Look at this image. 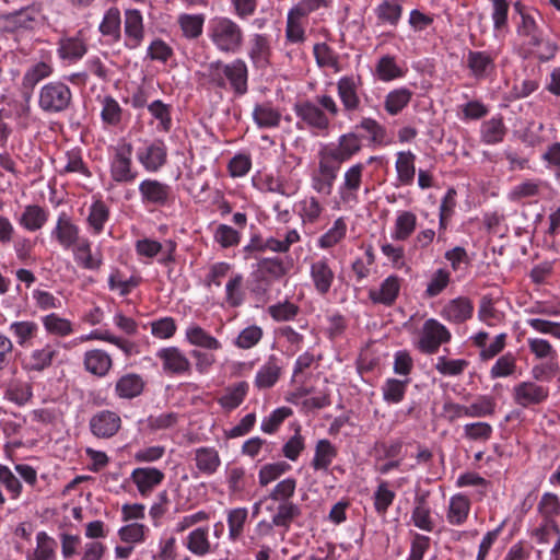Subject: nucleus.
Instances as JSON below:
<instances>
[{
	"instance_id": "1",
	"label": "nucleus",
	"mask_w": 560,
	"mask_h": 560,
	"mask_svg": "<svg viewBox=\"0 0 560 560\" xmlns=\"http://www.w3.org/2000/svg\"><path fill=\"white\" fill-rule=\"evenodd\" d=\"M207 36L215 50L225 55L238 54L245 40L243 27L224 15H217L209 20Z\"/></svg>"
},
{
	"instance_id": "2",
	"label": "nucleus",
	"mask_w": 560,
	"mask_h": 560,
	"mask_svg": "<svg viewBox=\"0 0 560 560\" xmlns=\"http://www.w3.org/2000/svg\"><path fill=\"white\" fill-rule=\"evenodd\" d=\"M364 165L355 163L346 170L337 188L335 208L352 209L359 203V191L363 183Z\"/></svg>"
},
{
	"instance_id": "3",
	"label": "nucleus",
	"mask_w": 560,
	"mask_h": 560,
	"mask_svg": "<svg viewBox=\"0 0 560 560\" xmlns=\"http://www.w3.org/2000/svg\"><path fill=\"white\" fill-rule=\"evenodd\" d=\"M71 101L70 88L60 81L46 83L38 93V106L46 114H59L67 110Z\"/></svg>"
},
{
	"instance_id": "4",
	"label": "nucleus",
	"mask_w": 560,
	"mask_h": 560,
	"mask_svg": "<svg viewBox=\"0 0 560 560\" xmlns=\"http://www.w3.org/2000/svg\"><path fill=\"white\" fill-rule=\"evenodd\" d=\"M497 50H468L465 57L470 78L476 81L492 80L497 75Z\"/></svg>"
},
{
	"instance_id": "5",
	"label": "nucleus",
	"mask_w": 560,
	"mask_h": 560,
	"mask_svg": "<svg viewBox=\"0 0 560 560\" xmlns=\"http://www.w3.org/2000/svg\"><path fill=\"white\" fill-rule=\"evenodd\" d=\"M451 338V331L442 323L429 318L422 325L416 347L424 354H433L443 343L450 342Z\"/></svg>"
},
{
	"instance_id": "6",
	"label": "nucleus",
	"mask_w": 560,
	"mask_h": 560,
	"mask_svg": "<svg viewBox=\"0 0 560 560\" xmlns=\"http://www.w3.org/2000/svg\"><path fill=\"white\" fill-rule=\"evenodd\" d=\"M138 189L141 202L145 207H168L175 199L173 188L168 184L158 179H143L139 184Z\"/></svg>"
},
{
	"instance_id": "7",
	"label": "nucleus",
	"mask_w": 560,
	"mask_h": 560,
	"mask_svg": "<svg viewBox=\"0 0 560 560\" xmlns=\"http://www.w3.org/2000/svg\"><path fill=\"white\" fill-rule=\"evenodd\" d=\"M132 145L122 142L114 148V154L110 161V176L117 183H131L136 179L138 173L132 168Z\"/></svg>"
},
{
	"instance_id": "8",
	"label": "nucleus",
	"mask_w": 560,
	"mask_h": 560,
	"mask_svg": "<svg viewBox=\"0 0 560 560\" xmlns=\"http://www.w3.org/2000/svg\"><path fill=\"white\" fill-rule=\"evenodd\" d=\"M136 156L147 172L156 173L167 162V147L162 140L145 142L137 150Z\"/></svg>"
},
{
	"instance_id": "9",
	"label": "nucleus",
	"mask_w": 560,
	"mask_h": 560,
	"mask_svg": "<svg viewBox=\"0 0 560 560\" xmlns=\"http://www.w3.org/2000/svg\"><path fill=\"white\" fill-rule=\"evenodd\" d=\"M362 149L361 138L354 132H348L339 137L338 145L326 149L320 155L339 166L349 161Z\"/></svg>"
},
{
	"instance_id": "10",
	"label": "nucleus",
	"mask_w": 560,
	"mask_h": 560,
	"mask_svg": "<svg viewBox=\"0 0 560 560\" xmlns=\"http://www.w3.org/2000/svg\"><path fill=\"white\" fill-rule=\"evenodd\" d=\"M512 396L517 406L528 408L546 401L549 396V389L535 382L524 381L513 387Z\"/></svg>"
},
{
	"instance_id": "11",
	"label": "nucleus",
	"mask_w": 560,
	"mask_h": 560,
	"mask_svg": "<svg viewBox=\"0 0 560 560\" xmlns=\"http://www.w3.org/2000/svg\"><path fill=\"white\" fill-rule=\"evenodd\" d=\"M339 170V166L320 155L318 168L311 176L312 189L319 195L329 196L332 192Z\"/></svg>"
},
{
	"instance_id": "12",
	"label": "nucleus",
	"mask_w": 560,
	"mask_h": 560,
	"mask_svg": "<svg viewBox=\"0 0 560 560\" xmlns=\"http://www.w3.org/2000/svg\"><path fill=\"white\" fill-rule=\"evenodd\" d=\"M156 358L162 362V370L167 375H183L191 370L190 361L177 347L160 349L156 352Z\"/></svg>"
},
{
	"instance_id": "13",
	"label": "nucleus",
	"mask_w": 560,
	"mask_h": 560,
	"mask_svg": "<svg viewBox=\"0 0 560 560\" xmlns=\"http://www.w3.org/2000/svg\"><path fill=\"white\" fill-rule=\"evenodd\" d=\"M310 278L315 291L319 295H326L335 281V270L329 258L322 256L310 264Z\"/></svg>"
},
{
	"instance_id": "14",
	"label": "nucleus",
	"mask_w": 560,
	"mask_h": 560,
	"mask_svg": "<svg viewBox=\"0 0 560 560\" xmlns=\"http://www.w3.org/2000/svg\"><path fill=\"white\" fill-rule=\"evenodd\" d=\"M272 48L267 34L254 33L247 43V57L257 69H265L270 65Z\"/></svg>"
},
{
	"instance_id": "15",
	"label": "nucleus",
	"mask_w": 560,
	"mask_h": 560,
	"mask_svg": "<svg viewBox=\"0 0 560 560\" xmlns=\"http://www.w3.org/2000/svg\"><path fill=\"white\" fill-rule=\"evenodd\" d=\"M51 237L55 238L63 249H70L82 238L80 236V228L66 212L59 213L56 225L51 231Z\"/></svg>"
},
{
	"instance_id": "16",
	"label": "nucleus",
	"mask_w": 560,
	"mask_h": 560,
	"mask_svg": "<svg viewBox=\"0 0 560 560\" xmlns=\"http://www.w3.org/2000/svg\"><path fill=\"white\" fill-rule=\"evenodd\" d=\"M125 47L128 49L138 48L144 39V24L141 12L137 9L125 11L124 20Z\"/></svg>"
},
{
	"instance_id": "17",
	"label": "nucleus",
	"mask_w": 560,
	"mask_h": 560,
	"mask_svg": "<svg viewBox=\"0 0 560 560\" xmlns=\"http://www.w3.org/2000/svg\"><path fill=\"white\" fill-rule=\"evenodd\" d=\"M164 477V472L155 467H138L130 475V479L142 497L149 495L162 483Z\"/></svg>"
},
{
	"instance_id": "18",
	"label": "nucleus",
	"mask_w": 560,
	"mask_h": 560,
	"mask_svg": "<svg viewBox=\"0 0 560 560\" xmlns=\"http://www.w3.org/2000/svg\"><path fill=\"white\" fill-rule=\"evenodd\" d=\"M120 417L116 412L109 410L100 411L90 420L91 432L95 436L103 439L114 436L120 429Z\"/></svg>"
},
{
	"instance_id": "19",
	"label": "nucleus",
	"mask_w": 560,
	"mask_h": 560,
	"mask_svg": "<svg viewBox=\"0 0 560 560\" xmlns=\"http://www.w3.org/2000/svg\"><path fill=\"white\" fill-rule=\"evenodd\" d=\"M294 112L311 128L323 131L329 127L330 121L327 115L310 101L296 103Z\"/></svg>"
},
{
	"instance_id": "20",
	"label": "nucleus",
	"mask_w": 560,
	"mask_h": 560,
	"mask_svg": "<svg viewBox=\"0 0 560 560\" xmlns=\"http://www.w3.org/2000/svg\"><path fill=\"white\" fill-rule=\"evenodd\" d=\"M360 83V79L353 75H345L337 81V93L345 110L354 112L359 108L360 97L358 90Z\"/></svg>"
},
{
	"instance_id": "21",
	"label": "nucleus",
	"mask_w": 560,
	"mask_h": 560,
	"mask_svg": "<svg viewBox=\"0 0 560 560\" xmlns=\"http://www.w3.org/2000/svg\"><path fill=\"white\" fill-rule=\"evenodd\" d=\"M298 215L305 225H314L318 223L326 211L325 205L313 195L305 196L298 203Z\"/></svg>"
},
{
	"instance_id": "22",
	"label": "nucleus",
	"mask_w": 560,
	"mask_h": 560,
	"mask_svg": "<svg viewBox=\"0 0 560 560\" xmlns=\"http://www.w3.org/2000/svg\"><path fill=\"white\" fill-rule=\"evenodd\" d=\"M248 69L243 59H234L226 63V83L236 95H244L248 85Z\"/></svg>"
},
{
	"instance_id": "23",
	"label": "nucleus",
	"mask_w": 560,
	"mask_h": 560,
	"mask_svg": "<svg viewBox=\"0 0 560 560\" xmlns=\"http://www.w3.org/2000/svg\"><path fill=\"white\" fill-rule=\"evenodd\" d=\"M400 291V279L397 276L387 277L380 288L370 289L369 298L375 304L390 306L395 303Z\"/></svg>"
},
{
	"instance_id": "24",
	"label": "nucleus",
	"mask_w": 560,
	"mask_h": 560,
	"mask_svg": "<svg viewBox=\"0 0 560 560\" xmlns=\"http://www.w3.org/2000/svg\"><path fill=\"white\" fill-rule=\"evenodd\" d=\"M474 305L467 298H456L443 307L442 317L454 324H462L472 316Z\"/></svg>"
},
{
	"instance_id": "25",
	"label": "nucleus",
	"mask_w": 560,
	"mask_h": 560,
	"mask_svg": "<svg viewBox=\"0 0 560 560\" xmlns=\"http://www.w3.org/2000/svg\"><path fill=\"white\" fill-rule=\"evenodd\" d=\"M282 368L276 355H270L256 373L254 384L258 389L271 388L279 381Z\"/></svg>"
},
{
	"instance_id": "26",
	"label": "nucleus",
	"mask_w": 560,
	"mask_h": 560,
	"mask_svg": "<svg viewBox=\"0 0 560 560\" xmlns=\"http://www.w3.org/2000/svg\"><path fill=\"white\" fill-rule=\"evenodd\" d=\"M537 512L542 521L548 523L549 527H552L555 533H559L556 517L560 515V500L557 494L545 492L537 504Z\"/></svg>"
},
{
	"instance_id": "27",
	"label": "nucleus",
	"mask_w": 560,
	"mask_h": 560,
	"mask_svg": "<svg viewBox=\"0 0 560 560\" xmlns=\"http://www.w3.org/2000/svg\"><path fill=\"white\" fill-rule=\"evenodd\" d=\"M252 117L258 128H277L281 121V113L269 102L258 103L254 106Z\"/></svg>"
},
{
	"instance_id": "28",
	"label": "nucleus",
	"mask_w": 560,
	"mask_h": 560,
	"mask_svg": "<svg viewBox=\"0 0 560 560\" xmlns=\"http://www.w3.org/2000/svg\"><path fill=\"white\" fill-rule=\"evenodd\" d=\"M56 354V349L47 343L40 349L31 351L23 361V368L31 372H42L51 365Z\"/></svg>"
},
{
	"instance_id": "29",
	"label": "nucleus",
	"mask_w": 560,
	"mask_h": 560,
	"mask_svg": "<svg viewBox=\"0 0 560 560\" xmlns=\"http://www.w3.org/2000/svg\"><path fill=\"white\" fill-rule=\"evenodd\" d=\"M83 363L88 372L102 377L112 369L113 360L106 351L93 349L84 353Z\"/></svg>"
},
{
	"instance_id": "30",
	"label": "nucleus",
	"mask_w": 560,
	"mask_h": 560,
	"mask_svg": "<svg viewBox=\"0 0 560 560\" xmlns=\"http://www.w3.org/2000/svg\"><path fill=\"white\" fill-rule=\"evenodd\" d=\"M338 455L337 447L327 439L318 440L311 465L316 471H328Z\"/></svg>"
},
{
	"instance_id": "31",
	"label": "nucleus",
	"mask_w": 560,
	"mask_h": 560,
	"mask_svg": "<svg viewBox=\"0 0 560 560\" xmlns=\"http://www.w3.org/2000/svg\"><path fill=\"white\" fill-rule=\"evenodd\" d=\"M70 249H72L75 262L83 269L97 270L102 266V256L92 254V245L86 237H82Z\"/></svg>"
},
{
	"instance_id": "32",
	"label": "nucleus",
	"mask_w": 560,
	"mask_h": 560,
	"mask_svg": "<svg viewBox=\"0 0 560 560\" xmlns=\"http://www.w3.org/2000/svg\"><path fill=\"white\" fill-rule=\"evenodd\" d=\"M374 13L378 25L397 26L402 16V5L399 0H382Z\"/></svg>"
},
{
	"instance_id": "33",
	"label": "nucleus",
	"mask_w": 560,
	"mask_h": 560,
	"mask_svg": "<svg viewBox=\"0 0 560 560\" xmlns=\"http://www.w3.org/2000/svg\"><path fill=\"white\" fill-rule=\"evenodd\" d=\"M57 541L46 532L36 534V547L26 552V560H56Z\"/></svg>"
},
{
	"instance_id": "34",
	"label": "nucleus",
	"mask_w": 560,
	"mask_h": 560,
	"mask_svg": "<svg viewBox=\"0 0 560 560\" xmlns=\"http://www.w3.org/2000/svg\"><path fill=\"white\" fill-rule=\"evenodd\" d=\"M416 155L411 151H399L395 163L397 180L400 185L410 186L416 175Z\"/></svg>"
},
{
	"instance_id": "35",
	"label": "nucleus",
	"mask_w": 560,
	"mask_h": 560,
	"mask_svg": "<svg viewBox=\"0 0 560 560\" xmlns=\"http://www.w3.org/2000/svg\"><path fill=\"white\" fill-rule=\"evenodd\" d=\"M9 332L21 348H30L38 332V325L33 320H16L10 324Z\"/></svg>"
},
{
	"instance_id": "36",
	"label": "nucleus",
	"mask_w": 560,
	"mask_h": 560,
	"mask_svg": "<svg viewBox=\"0 0 560 560\" xmlns=\"http://www.w3.org/2000/svg\"><path fill=\"white\" fill-rule=\"evenodd\" d=\"M186 340L195 347L207 350H220L222 343L199 325L192 324L185 331Z\"/></svg>"
},
{
	"instance_id": "37",
	"label": "nucleus",
	"mask_w": 560,
	"mask_h": 560,
	"mask_svg": "<svg viewBox=\"0 0 560 560\" xmlns=\"http://www.w3.org/2000/svg\"><path fill=\"white\" fill-rule=\"evenodd\" d=\"M48 217V211L40 206L27 205L19 219V224L27 231H38L46 224Z\"/></svg>"
},
{
	"instance_id": "38",
	"label": "nucleus",
	"mask_w": 560,
	"mask_h": 560,
	"mask_svg": "<svg viewBox=\"0 0 560 560\" xmlns=\"http://www.w3.org/2000/svg\"><path fill=\"white\" fill-rule=\"evenodd\" d=\"M144 388L142 377L135 373H128L118 378L115 393L119 398L132 399L138 397Z\"/></svg>"
},
{
	"instance_id": "39",
	"label": "nucleus",
	"mask_w": 560,
	"mask_h": 560,
	"mask_svg": "<svg viewBox=\"0 0 560 560\" xmlns=\"http://www.w3.org/2000/svg\"><path fill=\"white\" fill-rule=\"evenodd\" d=\"M197 469L203 475H213L221 465V458L214 447H198L195 450Z\"/></svg>"
},
{
	"instance_id": "40",
	"label": "nucleus",
	"mask_w": 560,
	"mask_h": 560,
	"mask_svg": "<svg viewBox=\"0 0 560 560\" xmlns=\"http://www.w3.org/2000/svg\"><path fill=\"white\" fill-rule=\"evenodd\" d=\"M469 511V499L462 493L455 494L450 499L446 520L451 525L459 526L466 522Z\"/></svg>"
},
{
	"instance_id": "41",
	"label": "nucleus",
	"mask_w": 560,
	"mask_h": 560,
	"mask_svg": "<svg viewBox=\"0 0 560 560\" xmlns=\"http://www.w3.org/2000/svg\"><path fill=\"white\" fill-rule=\"evenodd\" d=\"M100 33L108 37L112 42L117 43L121 37V15L116 7L109 8L98 25Z\"/></svg>"
},
{
	"instance_id": "42",
	"label": "nucleus",
	"mask_w": 560,
	"mask_h": 560,
	"mask_svg": "<svg viewBox=\"0 0 560 560\" xmlns=\"http://www.w3.org/2000/svg\"><path fill=\"white\" fill-rule=\"evenodd\" d=\"M40 323L48 335L55 337L70 336L74 329L73 324L68 318L61 317L57 313H49L40 317Z\"/></svg>"
},
{
	"instance_id": "43",
	"label": "nucleus",
	"mask_w": 560,
	"mask_h": 560,
	"mask_svg": "<svg viewBox=\"0 0 560 560\" xmlns=\"http://www.w3.org/2000/svg\"><path fill=\"white\" fill-rule=\"evenodd\" d=\"M185 546L195 556L202 557L208 555L211 551L209 528L202 526L191 530L186 537Z\"/></svg>"
},
{
	"instance_id": "44",
	"label": "nucleus",
	"mask_w": 560,
	"mask_h": 560,
	"mask_svg": "<svg viewBox=\"0 0 560 560\" xmlns=\"http://www.w3.org/2000/svg\"><path fill=\"white\" fill-rule=\"evenodd\" d=\"M417 215L408 210L399 211L395 219L392 238L395 241L408 240L417 228Z\"/></svg>"
},
{
	"instance_id": "45",
	"label": "nucleus",
	"mask_w": 560,
	"mask_h": 560,
	"mask_svg": "<svg viewBox=\"0 0 560 560\" xmlns=\"http://www.w3.org/2000/svg\"><path fill=\"white\" fill-rule=\"evenodd\" d=\"M347 222L343 217L337 218L331 228H329L318 240L317 246L322 249H329L340 243L347 234Z\"/></svg>"
},
{
	"instance_id": "46",
	"label": "nucleus",
	"mask_w": 560,
	"mask_h": 560,
	"mask_svg": "<svg viewBox=\"0 0 560 560\" xmlns=\"http://www.w3.org/2000/svg\"><path fill=\"white\" fill-rule=\"evenodd\" d=\"M301 515V509L293 502H279L276 506V513L272 515V524L277 527H281L287 533L292 522Z\"/></svg>"
},
{
	"instance_id": "47",
	"label": "nucleus",
	"mask_w": 560,
	"mask_h": 560,
	"mask_svg": "<svg viewBox=\"0 0 560 560\" xmlns=\"http://www.w3.org/2000/svg\"><path fill=\"white\" fill-rule=\"evenodd\" d=\"M412 91L407 88H398L390 91L384 101L385 110L392 115H398L411 101Z\"/></svg>"
},
{
	"instance_id": "48",
	"label": "nucleus",
	"mask_w": 560,
	"mask_h": 560,
	"mask_svg": "<svg viewBox=\"0 0 560 560\" xmlns=\"http://www.w3.org/2000/svg\"><path fill=\"white\" fill-rule=\"evenodd\" d=\"M86 45L80 37H67L59 42L58 54L63 60L77 61L86 54Z\"/></svg>"
},
{
	"instance_id": "49",
	"label": "nucleus",
	"mask_w": 560,
	"mask_h": 560,
	"mask_svg": "<svg viewBox=\"0 0 560 560\" xmlns=\"http://www.w3.org/2000/svg\"><path fill=\"white\" fill-rule=\"evenodd\" d=\"M480 133L482 142L497 144L503 141L506 128L501 117H492L482 122Z\"/></svg>"
},
{
	"instance_id": "50",
	"label": "nucleus",
	"mask_w": 560,
	"mask_h": 560,
	"mask_svg": "<svg viewBox=\"0 0 560 560\" xmlns=\"http://www.w3.org/2000/svg\"><path fill=\"white\" fill-rule=\"evenodd\" d=\"M411 521L412 524L421 530H433L434 523L431 517V509L424 497H419L416 499L415 508L411 513Z\"/></svg>"
},
{
	"instance_id": "51",
	"label": "nucleus",
	"mask_w": 560,
	"mask_h": 560,
	"mask_svg": "<svg viewBox=\"0 0 560 560\" xmlns=\"http://www.w3.org/2000/svg\"><path fill=\"white\" fill-rule=\"evenodd\" d=\"M177 22L185 38L196 39L202 34L205 15L183 13L178 15Z\"/></svg>"
},
{
	"instance_id": "52",
	"label": "nucleus",
	"mask_w": 560,
	"mask_h": 560,
	"mask_svg": "<svg viewBox=\"0 0 560 560\" xmlns=\"http://www.w3.org/2000/svg\"><path fill=\"white\" fill-rule=\"evenodd\" d=\"M540 179H527L513 186L508 192V199L512 202H520L527 198L537 197L542 187Z\"/></svg>"
},
{
	"instance_id": "53",
	"label": "nucleus",
	"mask_w": 560,
	"mask_h": 560,
	"mask_svg": "<svg viewBox=\"0 0 560 560\" xmlns=\"http://www.w3.org/2000/svg\"><path fill=\"white\" fill-rule=\"evenodd\" d=\"M248 387V383L242 381L226 388L225 393L219 398L220 406L226 410L237 408L244 401Z\"/></svg>"
},
{
	"instance_id": "54",
	"label": "nucleus",
	"mask_w": 560,
	"mask_h": 560,
	"mask_svg": "<svg viewBox=\"0 0 560 560\" xmlns=\"http://www.w3.org/2000/svg\"><path fill=\"white\" fill-rule=\"evenodd\" d=\"M409 378H387L381 387L383 399L387 404H399L404 400Z\"/></svg>"
},
{
	"instance_id": "55",
	"label": "nucleus",
	"mask_w": 560,
	"mask_h": 560,
	"mask_svg": "<svg viewBox=\"0 0 560 560\" xmlns=\"http://www.w3.org/2000/svg\"><path fill=\"white\" fill-rule=\"evenodd\" d=\"M248 518V510L246 508H235L228 511L226 522L229 527V539L236 541L244 532V526Z\"/></svg>"
},
{
	"instance_id": "56",
	"label": "nucleus",
	"mask_w": 560,
	"mask_h": 560,
	"mask_svg": "<svg viewBox=\"0 0 560 560\" xmlns=\"http://www.w3.org/2000/svg\"><path fill=\"white\" fill-rule=\"evenodd\" d=\"M101 119L106 126L116 127L122 120L124 110L119 103L110 95H106L101 101Z\"/></svg>"
},
{
	"instance_id": "57",
	"label": "nucleus",
	"mask_w": 560,
	"mask_h": 560,
	"mask_svg": "<svg viewBox=\"0 0 560 560\" xmlns=\"http://www.w3.org/2000/svg\"><path fill=\"white\" fill-rule=\"evenodd\" d=\"M201 77L213 88L228 89L226 63L221 60L208 63L201 72Z\"/></svg>"
},
{
	"instance_id": "58",
	"label": "nucleus",
	"mask_w": 560,
	"mask_h": 560,
	"mask_svg": "<svg viewBox=\"0 0 560 560\" xmlns=\"http://www.w3.org/2000/svg\"><path fill=\"white\" fill-rule=\"evenodd\" d=\"M108 219V207L102 200L94 201L90 207V212L88 215V224L92 230V233L95 235L102 233Z\"/></svg>"
},
{
	"instance_id": "59",
	"label": "nucleus",
	"mask_w": 560,
	"mask_h": 560,
	"mask_svg": "<svg viewBox=\"0 0 560 560\" xmlns=\"http://www.w3.org/2000/svg\"><path fill=\"white\" fill-rule=\"evenodd\" d=\"M255 271L266 278H269V280L277 281L287 275L288 268L282 259L272 257L260 259Z\"/></svg>"
},
{
	"instance_id": "60",
	"label": "nucleus",
	"mask_w": 560,
	"mask_h": 560,
	"mask_svg": "<svg viewBox=\"0 0 560 560\" xmlns=\"http://www.w3.org/2000/svg\"><path fill=\"white\" fill-rule=\"evenodd\" d=\"M303 15L295 13L293 9L288 12L285 25V40L290 44H302L306 39L305 30L301 20Z\"/></svg>"
},
{
	"instance_id": "61",
	"label": "nucleus",
	"mask_w": 560,
	"mask_h": 560,
	"mask_svg": "<svg viewBox=\"0 0 560 560\" xmlns=\"http://www.w3.org/2000/svg\"><path fill=\"white\" fill-rule=\"evenodd\" d=\"M244 278L241 273L232 276L225 284V302L231 307H238L244 303Z\"/></svg>"
},
{
	"instance_id": "62",
	"label": "nucleus",
	"mask_w": 560,
	"mask_h": 560,
	"mask_svg": "<svg viewBox=\"0 0 560 560\" xmlns=\"http://www.w3.org/2000/svg\"><path fill=\"white\" fill-rule=\"evenodd\" d=\"M264 337V330L258 325H249L243 328L237 337L234 339L233 345L242 350H249L256 347Z\"/></svg>"
},
{
	"instance_id": "63",
	"label": "nucleus",
	"mask_w": 560,
	"mask_h": 560,
	"mask_svg": "<svg viewBox=\"0 0 560 560\" xmlns=\"http://www.w3.org/2000/svg\"><path fill=\"white\" fill-rule=\"evenodd\" d=\"M52 67L44 61H39L31 66L22 78V85L25 89L33 90L42 80L50 77Z\"/></svg>"
},
{
	"instance_id": "64",
	"label": "nucleus",
	"mask_w": 560,
	"mask_h": 560,
	"mask_svg": "<svg viewBox=\"0 0 560 560\" xmlns=\"http://www.w3.org/2000/svg\"><path fill=\"white\" fill-rule=\"evenodd\" d=\"M491 20L493 31L501 34L508 31V20L510 10V0H490Z\"/></svg>"
}]
</instances>
